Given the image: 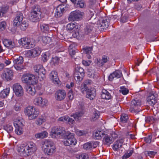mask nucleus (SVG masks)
<instances>
[{"label":"nucleus","mask_w":159,"mask_h":159,"mask_svg":"<svg viewBox=\"0 0 159 159\" xmlns=\"http://www.w3.org/2000/svg\"><path fill=\"white\" fill-rule=\"evenodd\" d=\"M90 89H89V88L85 87L83 85L81 84L80 86V91L82 93H86L87 92L89 91Z\"/></svg>","instance_id":"obj_46"},{"label":"nucleus","mask_w":159,"mask_h":159,"mask_svg":"<svg viewBox=\"0 0 159 159\" xmlns=\"http://www.w3.org/2000/svg\"><path fill=\"white\" fill-rule=\"evenodd\" d=\"M21 80L23 83L29 85H34L37 82V79L34 75L28 73L22 75Z\"/></svg>","instance_id":"obj_4"},{"label":"nucleus","mask_w":159,"mask_h":159,"mask_svg":"<svg viewBox=\"0 0 159 159\" xmlns=\"http://www.w3.org/2000/svg\"><path fill=\"white\" fill-rule=\"evenodd\" d=\"M124 142L123 139H121L117 140L113 145V149L117 151L119 148H120Z\"/></svg>","instance_id":"obj_24"},{"label":"nucleus","mask_w":159,"mask_h":159,"mask_svg":"<svg viewBox=\"0 0 159 159\" xmlns=\"http://www.w3.org/2000/svg\"><path fill=\"white\" fill-rule=\"evenodd\" d=\"M96 95V92L95 89H91L86 93V98L92 100L94 99Z\"/></svg>","instance_id":"obj_26"},{"label":"nucleus","mask_w":159,"mask_h":159,"mask_svg":"<svg viewBox=\"0 0 159 159\" xmlns=\"http://www.w3.org/2000/svg\"><path fill=\"white\" fill-rule=\"evenodd\" d=\"M83 114V113L82 112H77L75 114H73L72 116L76 120H78L79 118L82 116Z\"/></svg>","instance_id":"obj_47"},{"label":"nucleus","mask_w":159,"mask_h":159,"mask_svg":"<svg viewBox=\"0 0 159 159\" xmlns=\"http://www.w3.org/2000/svg\"><path fill=\"white\" fill-rule=\"evenodd\" d=\"M41 52V49L39 47H36L33 49L29 51L27 53L31 57H34L39 55Z\"/></svg>","instance_id":"obj_16"},{"label":"nucleus","mask_w":159,"mask_h":159,"mask_svg":"<svg viewBox=\"0 0 159 159\" xmlns=\"http://www.w3.org/2000/svg\"><path fill=\"white\" fill-rule=\"evenodd\" d=\"M93 25L92 24H88L84 28L85 34H89L91 33L93 28Z\"/></svg>","instance_id":"obj_31"},{"label":"nucleus","mask_w":159,"mask_h":159,"mask_svg":"<svg viewBox=\"0 0 159 159\" xmlns=\"http://www.w3.org/2000/svg\"><path fill=\"white\" fill-rule=\"evenodd\" d=\"M49 77L52 81L55 84H58L59 79L57 72L55 71H52L49 74Z\"/></svg>","instance_id":"obj_19"},{"label":"nucleus","mask_w":159,"mask_h":159,"mask_svg":"<svg viewBox=\"0 0 159 159\" xmlns=\"http://www.w3.org/2000/svg\"><path fill=\"white\" fill-rule=\"evenodd\" d=\"M66 29L69 31L73 30L74 31H77L79 29V26L76 23L71 22L67 24L66 26Z\"/></svg>","instance_id":"obj_23"},{"label":"nucleus","mask_w":159,"mask_h":159,"mask_svg":"<svg viewBox=\"0 0 159 159\" xmlns=\"http://www.w3.org/2000/svg\"><path fill=\"white\" fill-rule=\"evenodd\" d=\"M48 133L46 131H44L42 132L36 134L35 135V137L37 139H43L47 137Z\"/></svg>","instance_id":"obj_32"},{"label":"nucleus","mask_w":159,"mask_h":159,"mask_svg":"<svg viewBox=\"0 0 159 159\" xmlns=\"http://www.w3.org/2000/svg\"><path fill=\"white\" fill-rule=\"evenodd\" d=\"M19 25L20 28L22 30L25 31L28 27L29 24L27 21L24 20L22 22L20 23Z\"/></svg>","instance_id":"obj_36"},{"label":"nucleus","mask_w":159,"mask_h":159,"mask_svg":"<svg viewBox=\"0 0 159 159\" xmlns=\"http://www.w3.org/2000/svg\"><path fill=\"white\" fill-rule=\"evenodd\" d=\"M9 92V88L4 89L0 93V97L2 98H5L8 95Z\"/></svg>","instance_id":"obj_33"},{"label":"nucleus","mask_w":159,"mask_h":159,"mask_svg":"<svg viewBox=\"0 0 159 159\" xmlns=\"http://www.w3.org/2000/svg\"><path fill=\"white\" fill-rule=\"evenodd\" d=\"M157 95L156 93H151L147 98V101L151 106H153L157 102Z\"/></svg>","instance_id":"obj_14"},{"label":"nucleus","mask_w":159,"mask_h":159,"mask_svg":"<svg viewBox=\"0 0 159 159\" xmlns=\"http://www.w3.org/2000/svg\"><path fill=\"white\" fill-rule=\"evenodd\" d=\"M16 129L15 130V133L17 135H20L22 134L23 132V129L22 127L18 126L17 127H15Z\"/></svg>","instance_id":"obj_50"},{"label":"nucleus","mask_w":159,"mask_h":159,"mask_svg":"<svg viewBox=\"0 0 159 159\" xmlns=\"http://www.w3.org/2000/svg\"><path fill=\"white\" fill-rule=\"evenodd\" d=\"M13 90L15 94L18 97H21L23 95V89L19 84L16 83L13 85Z\"/></svg>","instance_id":"obj_12"},{"label":"nucleus","mask_w":159,"mask_h":159,"mask_svg":"<svg viewBox=\"0 0 159 159\" xmlns=\"http://www.w3.org/2000/svg\"><path fill=\"white\" fill-rule=\"evenodd\" d=\"M41 15V12L40 9L38 8H35L34 9L33 12H31L30 19L32 22H36L39 19Z\"/></svg>","instance_id":"obj_10"},{"label":"nucleus","mask_w":159,"mask_h":159,"mask_svg":"<svg viewBox=\"0 0 159 159\" xmlns=\"http://www.w3.org/2000/svg\"><path fill=\"white\" fill-rule=\"evenodd\" d=\"M129 117L127 115L125 114H122L120 118V121L122 123H125L127 121Z\"/></svg>","instance_id":"obj_41"},{"label":"nucleus","mask_w":159,"mask_h":159,"mask_svg":"<svg viewBox=\"0 0 159 159\" xmlns=\"http://www.w3.org/2000/svg\"><path fill=\"white\" fill-rule=\"evenodd\" d=\"M3 43L4 46L8 48H12L15 47L14 43L8 39H4L3 41Z\"/></svg>","instance_id":"obj_27"},{"label":"nucleus","mask_w":159,"mask_h":159,"mask_svg":"<svg viewBox=\"0 0 159 159\" xmlns=\"http://www.w3.org/2000/svg\"><path fill=\"white\" fill-rule=\"evenodd\" d=\"M65 136H66V138L64 141V144L65 146L76 145L77 141L74 137V134L67 132L66 133Z\"/></svg>","instance_id":"obj_5"},{"label":"nucleus","mask_w":159,"mask_h":159,"mask_svg":"<svg viewBox=\"0 0 159 159\" xmlns=\"http://www.w3.org/2000/svg\"><path fill=\"white\" fill-rule=\"evenodd\" d=\"M24 112L30 120L35 119L39 114L38 109L32 106H28L26 107L25 109Z\"/></svg>","instance_id":"obj_3"},{"label":"nucleus","mask_w":159,"mask_h":159,"mask_svg":"<svg viewBox=\"0 0 159 159\" xmlns=\"http://www.w3.org/2000/svg\"><path fill=\"white\" fill-rule=\"evenodd\" d=\"M73 45L71 44L70 45L69 48V53L70 56H72L75 54L76 52L75 50V49H72Z\"/></svg>","instance_id":"obj_53"},{"label":"nucleus","mask_w":159,"mask_h":159,"mask_svg":"<svg viewBox=\"0 0 159 159\" xmlns=\"http://www.w3.org/2000/svg\"><path fill=\"white\" fill-rule=\"evenodd\" d=\"M157 153V152L153 151H149L148 152V155L151 158H153L155 155Z\"/></svg>","instance_id":"obj_64"},{"label":"nucleus","mask_w":159,"mask_h":159,"mask_svg":"<svg viewBox=\"0 0 159 159\" xmlns=\"http://www.w3.org/2000/svg\"><path fill=\"white\" fill-rule=\"evenodd\" d=\"M101 97L102 99L109 100L111 98L110 93L107 90L103 89L101 92Z\"/></svg>","instance_id":"obj_25"},{"label":"nucleus","mask_w":159,"mask_h":159,"mask_svg":"<svg viewBox=\"0 0 159 159\" xmlns=\"http://www.w3.org/2000/svg\"><path fill=\"white\" fill-rule=\"evenodd\" d=\"M13 62V66L17 70H21L24 69V59L22 57L19 56L16 58H14Z\"/></svg>","instance_id":"obj_8"},{"label":"nucleus","mask_w":159,"mask_h":159,"mask_svg":"<svg viewBox=\"0 0 159 159\" xmlns=\"http://www.w3.org/2000/svg\"><path fill=\"white\" fill-rule=\"evenodd\" d=\"M109 20L104 19L102 20V22L98 25V27L99 28L102 29L107 28L109 25Z\"/></svg>","instance_id":"obj_28"},{"label":"nucleus","mask_w":159,"mask_h":159,"mask_svg":"<svg viewBox=\"0 0 159 159\" xmlns=\"http://www.w3.org/2000/svg\"><path fill=\"white\" fill-rule=\"evenodd\" d=\"M32 39L24 37L21 38L19 40L20 44L25 48L29 49L33 48L34 46L33 42L31 41Z\"/></svg>","instance_id":"obj_7"},{"label":"nucleus","mask_w":159,"mask_h":159,"mask_svg":"<svg viewBox=\"0 0 159 159\" xmlns=\"http://www.w3.org/2000/svg\"><path fill=\"white\" fill-rule=\"evenodd\" d=\"M79 159H89V156L85 153H83L79 155Z\"/></svg>","instance_id":"obj_55"},{"label":"nucleus","mask_w":159,"mask_h":159,"mask_svg":"<svg viewBox=\"0 0 159 159\" xmlns=\"http://www.w3.org/2000/svg\"><path fill=\"white\" fill-rule=\"evenodd\" d=\"M34 104L37 106L44 107L48 105V101L45 98H43L40 97L35 98L34 100Z\"/></svg>","instance_id":"obj_9"},{"label":"nucleus","mask_w":159,"mask_h":159,"mask_svg":"<svg viewBox=\"0 0 159 159\" xmlns=\"http://www.w3.org/2000/svg\"><path fill=\"white\" fill-rule=\"evenodd\" d=\"M84 6V3L83 1H78L77 5L76 7H79L80 8H83Z\"/></svg>","instance_id":"obj_58"},{"label":"nucleus","mask_w":159,"mask_h":159,"mask_svg":"<svg viewBox=\"0 0 159 159\" xmlns=\"http://www.w3.org/2000/svg\"><path fill=\"white\" fill-rule=\"evenodd\" d=\"M134 152L133 148H130L124 155L122 157V159H127L129 158L132 154Z\"/></svg>","instance_id":"obj_34"},{"label":"nucleus","mask_w":159,"mask_h":159,"mask_svg":"<svg viewBox=\"0 0 159 159\" xmlns=\"http://www.w3.org/2000/svg\"><path fill=\"white\" fill-rule=\"evenodd\" d=\"M141 105V101L139 98L135 97L131 101L129 111L133 113L139 111L137 109Z\"/></svg>","instance_id":"obj_6"},{"label":"nucleus","mask_w":159,"mask_h":159,"mask_svg":"<svg viewBox=\"0 0 159 159\" xmlns=\"http://www.w3.org/2000/svg\"><path fill=\"white\" fill-rule=\"evenodd\" d=\"M66 93L65 91L63 90H59L56 93L55 97L58 101H61L66 97Z\"/></svg>","instance_id":"obj_15"},{"label":"nucleus","mask_w":159,"mask_h":159,"mask_svg":"<svg viewBox=\"0 0 159 159\" xmlns=\"http://www.w3.org/2000/svg\"><path fill=\"white\" fill-rule=\"evenodd\" d=\"M104 131L102 130H96L94 131L93 134V138L95 139L99 140L102 139L104 135Z\"/></svg>","instance_id":"obj_21"},{"label":"nucleus","mask_w":159,"mask_h":159,"mask_svg":"<svg viewBox=\"0 0 159 159\" xmlns=\"http://www.w3.org/2000/svg\"><path fill=\"white\" fill-rule=\"evenodd\" d=\"M59 61V58L55 57L52 58L50 62V63L52 66L57 65L58 64Z\"/></svg>","instance_id":"obj_40"},{"label":"nucleus","mask_w":159,"mask_h":159,"mask_svg":"<svg viewBox=\"0 0 159 159\" xmlns=\"http://www.w3.org/2000/svg\"><path fill=\"white\" fill-rule=\"evenodd\" d=\"M120 91L123 95H125L127 94L129 92V90L124 87H121Z\"/></svg>","instance_id":"obj_48"},{"label":"nucleus","mask_w":159,"mask_h":159,"mask_svg":"<svg viewBox=\"0 0 159 159\" xmlns=\"http://www.w3.org/2000/svg\"><path fill=\"white\" fill-rule=\"evenodd\" d=\"M44 152L49 155H52L56 151V148L53 141L51 140H46L43 144Z\"/></svg>","instance_id":"obj_2"},{"label":"nucleus","mask_w":159,"mask_h":159,"mask_svg":"<svg viewBox=\"0 0 159 159\" xmlns=\"http://www.w3.org/2000/svg\"><path fill=\"white\" fill-rule=\"evenodd\" d=\"M47 120V118L44 116L39 117L36 121V124L38 125H40L43 123L45 122Z\"/></svg>","instance_id":"obj_35"},{"label":"nucleus","mask_w":159,"mask_h":159,"mask_svg":"<svg viewBox=\"0 0 159 159\" xmlns=\"http://www.w3.org/2000/svg\"><path fill=\"white\" fill-rule=\"evenodd\" d=\"M51 41V38L48 37L43 36L42 37L41 41L44 44L49 43Z\"/></svg>","instance_id":"obj_42"},{"label":"nucleus","mask_w":159,"mask_h":159,"mask_svg":"<svg viewBox=\"0 0 159 159\" xmlns=\"http://www.w3.org/2000/svg\"><path fill=\"white\" fill-rule=\"evenodd\" d=\"M75 133L77 135L79 136L84 135L87 133V131H85L80 130L79 129H76Z\"/></svg>","instance_id":"obj_51"},{"label":"nucleus","mask_w":159,"mask_h":159,"mask_svg":"<svg viewBox=\"0 0 159 159\" xmlns=\"http://www.w3.org/2000/svg\"><path fill=\"white\" fill-rule=\"evenodd\" d=\"M14 125L15 127H22L23 126V122L20 120H16L14 122Z\"/></svg>","instance_id":"obj_49"},{"label":"nucleus","mask_w":159,"mask_h":159,"mask_svg":"<svg viewBox=\"0 0 159 159\" xmlns=\"http://www.w3.org/2000/svg\"><path fill=\"white\" fill-rule=\"evenodd\" d=\"M36 150L35 144L29 143L27 144H23L17 147V150L24 156H27L34 153Z\"/></svg>","instance_id":"obj_1"},{"label":"nucleus","mask_w":159,"mask_h":159,"mask_svg":"<svg viewBox=\"0 0 159 159\" xmlns=\"http://www.w3.org/2000/svg\"><path fill=\"white\" fill-rule=\"evenodd\" d=\"M80 75L79 73H76V72H75L74 74V77H76L78 81H80L83 80V77L82 76H80Z\"/></svg>","instance_id":"obj_61"},{"label":"nucleus","mask_w":159,"mask_h":159,"mask_svg":"<svg viewBox=\"0 0 159 159\" xmlns=\"http://www.w3.org/2000/svg\"><path fill=\"white\" fill-rule=\"evenodd\" d=\"M6 23L5 21H2L0 23V30H3L6 27Z\"/></svg>","instance_id":"obj_57"},{"label":"nucleus","mask_w":159,"mask_h":159,"mask_svg":"<svg viewBox=\"0 0 159 159\" xmlns=\"http://www.w3.org/2000/svg\"><path fill=\"white\" fill-rule=\"evenodd\" d=\"M103 142L104 144L110 145L112 142V138L109 135L106 134L104 135Z\"/></svg>","instance_id":"obj_29"},{"label":"nucleus","mask_w":159,"mask_h":159,"mask_svg":"<svg viewBox=\"0 0 159 159\" xmlns=\"http://www.w3.org/2000/svg\"><path fill=\"white\" fill-rule=\"evenodd\" d=\"M42 59L43 61L46 62L48 58V56H47V53H43L42 54Z\"/></svg>","instance_id":"obj_63"},{"label":"nucleus","mask_w":159,"mask_h":159,"mask_svg":"<svg viewBox=\"0 0 159 159\" xmlns=\"http://www.w3.org/2000/svg\"><path fill=\"white\" fill-rule=\"evenodd\" d=\"M92 81L91 80L87 79L84 80L81 84L85 87L89 88L92 84Z\"/></svg>","instance_id":"obj_44"},{"label":"nucleus","mask_w":159,"mask_h":159,"mask_svg":"<svg viewBox=\"0 0 159 159\" xmlns=\"http://www.w3.org/2000/svg\"><path fill=\"white\" fill-rule=\"evenodd\" d=\"M75 72L79 74L82 77H84V70L82 68H77L76 69V71Z\"/></svg>","instance_id":"obj_52"},{"label":"nucleus","mask_w":159,"mask_h":159,"mask_svg":"<svg viewBox=\"0 0 159 159\" xmlns=\"http://www.w3.org/2000/svg\"><path fill=\"white\" fill-rule=\"evenodd\" d=\"M21 104L19 102H16L14 107V109L17 111H20L21 109Z\"/></svg>","instance_id":"obj_54"},{"label":"nucleus","mask_w":159,"mask_h":159,"mask_svg":"<svg viewBox=\"0 0 159 159\" xmlns=\"http://www.w3.org/2000/svg\"><path fill=\"white\" fill-rule=\"evenodd\" d=\"M83 14V12L79 11H75L72 12L68 17V20L70 21L77 20L82 18Z\"/></svg>","instance_id":"obj_11"},{"label":"nucleus","mask_w":159,"mask_h":159,"mask_svg":"<svg viewBox=\"0 0 159 159\" xmlns=\"http://www.w3.org/2000/svg\"><path fill=\"white\" fill-rule=\"evenodd\" d=\"M109 58L107 56H103L102 57V60L101 64L102 65H103L104 63L107 62L108 61Z\"/></svg>","instance_id":"obj_60"},{"label":"nucleus","mask_w":159,"mask_h":159,"mask_svg":"<svg viewBox=\"0 0 159 159\" xmlns=\"http://www.w3.org/2000/svg\"><path fill=\"white\" fill-rule=\"evenodd\" d=\"M64 5H60L58 6L56 9L55 16L56 17H59L62 16L65 11Z\"/></svg>","instance_id":"obj_18"},{"label":"nucleus","mask_w":159,"mask_h":159,"mask_svg":"<svg viewBox=\"0 0 159 159\" xmlns=\"http://www.w3.org/2000/svg\"><path fill=\"white\" fill-rule=\"evenodd\" d=\"M40 28L41 30L45 32H46L49 30V27L48 24H41L40 25Z\"/></svg>","instance_id":"obj_39"},{"label":"nucleus","mask_w":159,"mask_h":159,"mask_svg":"<svg viewBox=\"0 0 159 159\" xmlns=\"http://www.w3.org/2000/svg\"><path fill=\"white\" fill-rule=\"evenodd\" d=\"M94 143H98L97 142H96L94 143L92 142V143L89 142L84 144L83 146L84 149L86 150H91L93 148H95V147L93 146V144Z\"/></svg>","instance_id":"obj_30"},{"label":"nucleus","mask_w":159,"mask_h":159,"mask_svg":"<svg viewBox=\"0 0 159 159\" xmlns=\"http://www.w3.org/2000/svg\"><path fill=\"white\" fill-rule=\"evenodd\" d=\"M4 129L8 133H11L13 131V128L12 125L10 124L4 126Z\"/></svg>","instance_id":"obj_43"},{"label":"nucleus","mask_w":159,"mask_h":159,"mask_svg":"<svg viewBox=\"0 0 159 159\" xmlns=\"http://www.w3.org/2000/svg\"><path fill=\"white\" fill-rule=\"evenodd\" d=\"M23 18L22 13L20 12H18L16 16L13 20V25L17 26L19 25L20 23L22 22Z\"/></svg>","instance_id":"obj_17"},{"label":"nucleus","mask_w":159,"mask_h":159,"mask_svg":"<svg viewBox=\"0 0 159 159\" xmlns=\"http://www.w3.org/2000/svg\"><path fill=\"white\" fill-rule=\"evenodd\" d=\"M13 76V72L10 69H7L2 75V77L7 80H10Z\"/></svg>","instance_id":"obj_20"},{"label":"nucleus","mask_w":159,"mask_h":159,"mask_svg":"<svg viewBox=\"0 0 159 159\" xmlns=\"http://www.w3.org/2000/svg\"><path fill=\"white\" fill-rule=\"evenodd\" d=\"M68 96L70 100H72L74 98V95L73 94V91L72 90L70 89L68 93Z\"/></svg>","instance_id":"obj_59"},{"label":"nucleus","mask_w":159,"mask_h":159,"mask_svg":"<svg viewBox=\"0 0 159 159\" xmlns=\"http://www.w3.org/2000/svg\"><path fill=\"white\" fill-rule=\"evenodd\" d=\"M34 69L35 71L39 75L42 74L44 75L46 73V71L43 66L41 65H35L34 67Z\"/></svg>","instance_id":"obj_22"},{"label":"nucleus","mask_w":159,"mask_h":159,"mask_svg":"<svg viewBox=\"0 0 159 159\" xmlns=\"http://www.w3.org/2000/svg\"><path fill=\"white\" fill-rule=\"evenodd\" d=\"M52 133L53 134L57 136H61L62 137H65V135L67 133L63 128L61 127H54L52 128Z\"/></svg>","instance_id":"obj_13"},{"label":"nucleus","mask_w":159,"mask_h":159,"mask_svg":"<svg viewBox=\"0 0 159 159\" xmlns=\"http://www.w3.org/2000/svg\"><path fill=\"white\" fill-rule=\"evenodd\" d=\"M114 76L117 78H120L122 75V73L118 70H117L113 72Z\"/></svg>","instance_id":"obj_56"},{"label":"nucleus","mask_w":159,"mask_h":159,"mask_svg":"<svg viewBox=\"0 0 159 159\" xmlns=\"http://www.w3.org/2000/svg\"><path fill=\"white\" fill-rule=\"evenodd\" d=\"M7 8L6 7H0V17L3 16L7 12Z\"/></svg>","instance_id":"obj_45"},{"label":"nucleus","mask_w":159,"mask_h":159,"mask_svg":"<svg viewBox=\"0 0 159 159\" xmlns=\"http://www.w3.org/2000/svg\"><path fill=\"white\" fill-rule=\"evenodd\" d=\"M93 114L92 117V119L93 121H95L99 118L100 112L98 111L95 109H93Z\"/></svg>","instance_id":"obj_37"},{"label":"nucleus","mask_w":159,"mask_h":159,"mask_svg":"<svg viewBox=\"0 0 159 159\" xmlns=\"http://www.w3.org/2000/svg\"><path fill=\"white\" fill-rule=\"evenodd\" d=\"M68 116H63L59 118L58 120L61 121H67Z\"/></svg>","instance_id":"obj_62"},{"label":"nucleus","mask_w":159,"mask_h":159,"mask_svg":"<svg viewBox=\"0 0 159 159\" xmlns=\"http://www.w3.org/2000/svg\"><path fill=\"white\" fill-rule=\"evenodd\" d=\"M26 91L29 94L34 95L36 92L35 89L31 86H28L26 87Z\"/></svg>","instance_id":"obj_38"}]
</instances>
